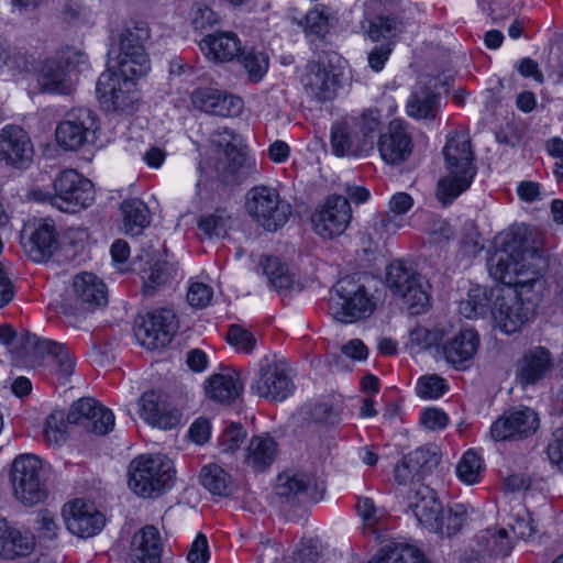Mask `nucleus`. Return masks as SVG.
<instances>
[{
	"mask_svg": "<svg viewBox=\"0 0 563 563\" xmlns=\"http://www.w3.org/2000/svg\"><path fill=\"white\" fill-rule=\"evenodd\" d=\"M488 311H492L490 299L486 288L481 286L471 288L467 298L459 303V312L467 319L485 317Z\"/></svg>",
	"mask_w": 563,
	"mask_h": 563,
	"instance_id": "nucleus-44",
	"label": "nucleus"
},
{
	"mask_svg": "<svg viewBox=\"0 0 563 563\" xmlns=\"http://www.w3.org/2000/svg\"><path fill=\"white\" fill-rule=\"evenodd\" d=\"M540 233L528 225L512 227L501 235V247L488 258L489 275L515 287L497 296L492 314L498 328L511 334L530 321L547 280L549 258Z\"/></svg>",
	"mask_w": 563,
	"mask_h": 563,
	"instance_id": "nucleus-1",
	"label": "nucleus"
},
{
	"mask_svg": "<svg viewBox=\"0 0 563 563\" xmlns=\"http://www.w3.org/2000/svg\"><path fill=\"white\" fill-rule=\"evenodd\" d=\"M73 289L80 310H93L107 303V290L103 282L91 273L75 276Z\"/></svg>",
	"mask_w": 563,
	"mask_h": 563,
	"instance_id": "nucleus-33",
	"label": "nucleus"
},
{
	"mask_svg": "<svg viewBox=\"0 0 563 563\" xmlns=\"http://www.w3.org/2000/svg\"><path fill=\"white\" fill-rule=\"evenodd\" d=\"M176 314L170 309H159L147 313L136 328L135 335L147 350L166 346L177 331Z\"/></svg>",
	"mask_w": 563,
	"mask_h": 563,
	"instance_id": "nucleus-18",
	"label": "nucleus"
},
{
	"mask_svg": "<svg viewBox=\"0 0 563 563\" xmlns=\"http://www.w3.org/2000/svg\"><path fill=\"white\" fill-rule=\"evenodd\" d=\"M507 526L518 539H528L536 532L532 519L526 510L511 515Z\"/></svg>",
	"mask_w": 563,
	"mask_h": 563,
	"instance_id": "nucleus-58",
	"label": "nucleus"
},
{
	"mask_svg": "<svg viewBox=\"0 0 563 563\" xmlns=\"http://www.w3.org/2000/svg\"><path fill=\"white\" fill-rule=\"evenodd\" d=\"M331 147L336 156H360L369 152V144L362 142L349 118L332 125Z\"/></svg>",
	"mask_w": 563,
	"mask_h": 563,
	"instance_id": "nucleus-30",
	"label": "nucleus"
},
{
	"mask_svg": "<svg viewBox=\"0 0 563 563\" xmlns=\"http://www.w3.org/2000/svg\"><path fill=\"white\" fill-rule=\"evenodd\" d=\"M221 91L211 88H199L191 93L194 106L207 113L213 114Z\"/></svg>",
	"mask_w": 563,
	"mask_h": 563,
	"instance_id": "nucleus-59",
	"label": "nucleus"
},
{
	"mask_svg": "<svg viewBox=\"0 0 563 563\" xmlns=\"http://www.w3.org/2000/svg\"><path fill=\"white\" fill-rule=\"evenodd\" d=\"M203 54L213 62H231L242 53L241 42L233 32L206 35L199 43Z\"/></svg>",
	"mask_w": 563,
	"mask_h": 563,
	"instance_id": "nucleus-32",
	"label": "nucleus"
},
{
	"mask_svg": "<svg viewBox=\"0 0 563 563\" xmlns=\"http://www.w3.org/2000/svg\"><path fill=\"white\" fill-rule=\"evenodd\" d=\"M358 132L362 142L369 144V151L374 147V139L380 129V113L378 110H366L358 117L349 118Z\"/></svg>",
	"mask_w": 563,
	"mask_h": 563,
	"instance_id": "nucleus-46",
	"label": "nucleus"
},
{
	"mask_svg": "<svg viewBox=\"0 0 563 563\" xmlns=\"http://www.w3.org/2000/svg\"><path fill=\"white\" fill-rule=\"evenodd\" d=\"M428 461V452L423 449L408 453L394 467L395 482L402 486L410 485L412 488L422 485L421 474Z\"/></svg>",
	"mask_w": 563,
	"mask_h": 563,
	"instance_id": "nucleus-36",
	"label": "nucleus"
},
{
	"mask_svg": "<svg viewBox=\"0 0 563 563\" xmlns=\"http://www.w3.org/2000/svg\"><path fill=\"white\" fill-rule=\"evenodd\" d=\"M68 424L67 413L64 411L52 412L45 421L44 439L51 445H62L67 438Z\"/></svg>",
	"mask_w": 563,
	"mask_h": 563,
	"instance_id": "nucleus-50",
	"label": "nucleus"
},
{
	"mask_svg": "<svg viewBox=\"0 0 563 563\" xmlns=\"http://www.w3.org/2000/svg\"><path fill=\"white\" fill-rule=\"evenodd\" d=\"M551 352L543 346L528 350L517 363L516 379L522 386L536 385L553 368Z\"/></svg>",
	"mask_w": 563,
	"mask_h": 563,
	"instance_id": "nucleus-27",
	"label": "nucleus"
},
{
	"mask_svg": "<svg viewBox=\"0 0 563 563\" xmlns=\"http://www.w3.org/2000/svg\"><path fill=\"white\" fill-rule=\"evenodd\" d=\"M242 109L243 101L241 98L221 91L213 114L219 117H234L238 115Z\"/></svg>",
	"mask_w": 563,
	"mask_h": 563,
	"instance_id": "nucleus-60",
	"label": "nucleus"
},
{
	"mask_svg": "<svg viewBox=\"0 0 563 563\" xmlns=\"http://www.w3.org/2000/svg\"><path fill=\"white\" fill-rule=\"evenodd\" d=\"M239 59L254 82L260 81L268 69V57L262 52L242 51Z\"/></svg>",
	"mask_w": 563,
	"mask_h": 563,
	"instance_id": "nucleus-52",
	"label": "nucleus"
},
{
	"mask_svg": "<svg viewBox=\"0 0 563 563\" xmlns=\"http://www.w3.org/2000/svg\"><path fill=\"white\" fill-rule=\"evenodd\" d=\"M98 128V118L92 110L71 109L57 124L56 142L64 150L77 151L95 141Z\"/></svg>",
	"mask_w": 563,
	"mask_h": 563,
	"instance_id": "nucleus-11",
	"label": "nucleus"
},
{
	"mask_svg": "<svg viewBox=\"0 0 563 563\" xmlns=\"http://www.w3.org/2000/svg\"><path fill=\"white\" fill-rule=\"evenodd\" d=\"M303 86L307 93L318 100L331 99L334 92L330 73L320 65L310 66L303 78Z\"/></svg>",
	"mask_w": 563,
	"mask_h": 563,
	"instance_id": "nucleus-43",
	"label": "nucleus"
},
{
	"mask_svg": "<svg viewBox=\"0 0 563 563\" xmlns=\"http://www.w3.org/2000/svg\"><path fill=\"white\" fill-rule=\"evenodd\" d=\"M207 396L221 404H232L243 391V382L240 373L234 369H224L211 375L206 382Z\"/></svg>",
	"mask_w": 563,
	"mask_h": 563,
	"instance_id": "nucleus-31",
	"label": "nucleus"
},
{
	"mask_svg": "<svg viewBox=\"0 0 563 563\" xmlns=\"http://www.w3.org/2000/svg\"><path fill=\"white\" fill-rule=\"evenodd\" d=\"M32 344L35 357L45 362L49 374L60 385H65L74 373L75 360L69 350L60 343L34 336Z\"/></svg>",
	"mask_w": 563,
	"mask_h": 563,
	"instance_id": "nucleus-22",
	"label": "nucleus"
},
{
	"mask_svg": "<svg viewBox=\"0 0 563 563\" xmlns=\"http://www.w3.org/2000/svg\"><path fill=\"white\" fill-rule=\"evenodd\" d=\"M175 268L169 263L156 262L154 263L145 275L143 276L144 285L143 292L145 296H153L156 287L167 284L170 279H173L175 274Z\"/></svg>",
	"mask_w": 563,
	"mask_h": 563,
	"instance_id": "nucleus-49",
	"label": "nucleus"
},
{
	"mask_svg": "<svg viewBox=\"0 0 563 563\" xmlns=\"http://www.w3.org/2000/svg\"><path fill=\"white\" fill-rule=\"evenodd\" d=\"M238 139V134L228 128H219L211 136L212 143L221 148L227 157L222 179L230 186L240 185L250 174L249 167L245 166V155L239 148Z\"/></svg>",
	"mask_w": 563,
	"mask_h": 563,
	"instance_id": "nucleus-20",
	"label": "nucleus"
},
{
	"mask_svg": "<svg viewBox=\"0 0 563 563\" xmlns=\"http://www.w3.org/2000/svg\"><path fill=\"white\" fill-rule=\"evenodd\" d=\"M111 65L103 71L97 81L96 91L99 99L112 110L133 109L137 101L135 80L142 76H126L119 69L111 70Z\"/></svg>",
	"mask_w": 563,
	"mask_h": 563,
	"instance_id": "nucleus-13",
	"label": "nucleus"
},
{
	"mask_svg": "<svg viewBox=\"0 0 563 563\" xmlns=\"http://www.w3.org/2000/svg\"><path fill=\"white\" fill-rule=\"evenodd\" d=\"M212 289L202 283H192L187 292V300L190 306L196 308L206 307L212 298Z\"/></svg>",
	"mask_w": 563,
	"mask_h": 563,
	"instance_id": "nucleus-63",
	"label": "nucleus"
},
{
	"mask_svg": "<svg viewBox=\"0 0 563 563\" xmlns=\"http://www.w3.org/2000/svg\"><path fill=\"white\" fill-rule=\"evenodd\" d=\"M246 432L239 423L228 426L219 438V448L223 453L236 451L244 442Z\"/></svg>",
	"mask_w": 563,
	"mask_h": 563,
	"instance_id": "nucleus-57",
	"label": "nucleus"
},
{
	"mask_svg": "<svg viewBox=\"0 0 563 563\" xmlns=\"http://www.w3.org/2000/svg\"><path fill=\"white\" fill-rule=\"evenodd\" d=\"M479 540L485 542V549L494 556L506 558L514 549L512 541L505 528L487 529L479 536Z\"/></svg>",
	"mask_w": 563,
	"mask_h": 563,
	"instance_id": "nucleus-48",
	"label": "nucleus"
},
{
	"mask_svg": "<svg viewBox=\"0 0 563 563\" xmlns=\"http://www.w3.org/2000/svg\"><path fill=\"white\" fill-rule=\"evenodd\" d=\"M368 563H429L423 553L413 545L399 544L386 552V555L377 561Z\"/></svg>",
	"mask_w": 563,
	"mask_h": 563,
	"instance_id": "nucleus-51",
	"label": "nucleus"
},
{
	"mask_svg": "<svg viewBox=\"0 0 563 563\" xmlns=\"http://www.w3.org/2000/svg\"><path fill=\"white\" fill-rule=\"evenodd\" d=\"M365 36L374 43H390L395 46L397 38L404 32L402 19L394 13H379L367 18L361 25Z\"/></svg>",
	"mask_w": 563,
	"mask_h": 563,
	"instance_id": "nucleus-29",
	"label": "nucleus"
},
{
	"mask_svg": "<svg viewBox=\"0 0 563 563\" xmlns=\"http://www.w3.org/2000/svg\"><path fill=\"white\" fill-rule=\"evenodd\" d=\"M440 95L427 85H418L407 101V113L417 120H434L439 110Z\"/></svg>",
	"mask_w": 563,
	"mask_h": 563,
	"instance_id": "nucleus-37",
	"label": "nucleus"
},
{
	"mask_svg": "<svg viewBox=\"0 0 563 563\" xmlns=\"http://www.w3.org/2000/svg\"><path fill=\"white\" fill-rule=\"evenodd\" d=\"M66 527L75 536L90 538L104 527V516L95 505L84 499H75L63 508Z\"/></svg>",
	"mask_w": 563,
	"mask_h": 563,
	"instance_id": "nucleus-24",
	"label": "nucleus"
},
{
	"mask_svg": "<svg viewBox=\"0 0 563 563\" xmlns=\"http://www.w3.org/2000/svg\"><path fill=\"white\" fill-rule=\"evenodd\" d=\"M412 206L413 199L409 194H395L389 200L388 211L379 216V221L376 225L386 233L395 232L404 225L402 216L407 213Z\"/></svg>",
	"mask_w": 563,
	"mask_h": 563,
	"instance_id": "nucleus-39",
	"label": "nucleus"
},
{
	"mask_svg": "<svg viewBox=\"0 0 563 563\" xmlns=\"http://www.w3.org/2000/svg\"><path fill=\"white\" fill-rule=\"evenodd\" d=\"M140 405L141 418L153 427L167 430L177 427L180 422V412L155 391L143 394Z\"/></svg>",
	"mask_w": 563,
	"mask_h": 563,
	"instance_id": "nucleus-28",
	"label": "nucleus"
},
{
	"mask_svg": "<svg viewBox=\"0 0 563 563\" xmlns=\"http://www.w3.org/2000/svg\"><path fill=\"white\" fill-rule=\"evenodd\" d=\"M34 538L26 531L13 527L7 519H0V556L14 560L31 553Z\"/></svg>",
	"mask_w": 563,
	"mask_h": 563,
	"instance_id": "nucleus-34",
	"label": "nucleus"
},
{
	"mask_svg": "<svg viewBox=\"0 0 563 563\" xmlns=\"http://www.w3.org/2000/svg\"><path fill=\"white\" fill-rule=\"evenodd\" d=\"M199 479L201 485L212 495L227 497L233 492L231 475L216 463L202 466Z\"/></svg>",
	"mask_w": 563,
	"mask_h": 563,
	"instance_id": "nucleus-40",
	"label": "nucleus"
},
{
	"mask_svg": "<svg viewBox=\"0 0 563 563\" xmlns=\"http://www.w3.org/2000/svg\"><path fill=\"white\" fill-rule=\"evenodd\" d=\"M407 498L409 507L421 526L430 531L443 533V508L429 486L419 485L417 488H411Z\"/></svg>",
	"mask_w": 563,
	"mask_h": 563,
	"instance_id": "nucleus-25",
	"label": "nucleus"
},
{
	"mask_svg": "<svg viewBox=\"0 0 563 563\" xmlns=\"http://www.w3.org/2000/svg\"><path fill=\"white\" fill-rule=\"evenodd\" d=\"M540 428L538 412L526 406L510 408L490 426V438L496 441H522L536 434Z\"/></svg>",
	"mask_w": 563,
	"mask_h": 563,
	"instance_id": "nucleus-12",
	"label": "nucleus"
},
{
	"mask_svg": "<svg viewBox=\"0 0 563 563\" xmlns=\"http://www.w3.org/2000/svg\"><path fill=\"white\" fill-rule=\"evenodd\" d=\"M11 482L14 496L25 505H36L47 495L41 460L33 454H24L14 459Z\"/></svg>",
	"mask_w": 563,
	"mask_h": 563,
	"instance_id": "nucleus-8",
	"label": "nucleus"
},
{
	"mask_svg": "<svg viewBox=\"0 0 563 563\" xmlns=\"http://www.w3.org/2000/svg\"><path fill=\"white\" fill-rule=\"evenodd\" d=\"M245 210L264 230L273 232L284 227L291 216V205L274 187L258 185L245 195Z\"/></svg>",
	"mask_w": 563,
	"mask_h": 563,
	"instance_id": "nucleus-6",
	"label": "nucleus"
},
{
	"mask_svg": "<svg viewBox=\"0 0 563 563\" xmlns=\"http://www.w3.org/2000/svg\"><path fill=\"white\" fill-rule=\"evenodd\" d=\"M261 267L267 277L269 286L282 292L292 287L295 283L294 275L289 272L288 266L275 256H265L261 260Z\"/></svg>",
	"mask_w": 563,
	"mask_h": 563,
	"instance_id": "nucleus-42",
	"label": "nucleus"
},
{
	"mask_svg": "<svg viewBox=\"0 0 563 563\" xmlns=\"http://www.w3.org/2000/svg\"><path fill=\"white\" fill-rule=\"evenodd\" d=\"M120 210L122 212V230L128 235H140L151 223L147 206L137 198L124 200Z\"/></svg>",
	"mask_w": 563,
	"mask_h": 563,
	"instance_id": "nucleus-38",
	"label": "nucleus"
},
{
	"mask_svg": "<svg viewBox=\"0 0 563 563\" xmlns=\"http://www.w3.org/2000/svg\"><path fill=\"white\" fill-rule=\"evenodd\" d=\"M547 453L550 462L563 471V426L553 431Z\"/></svg>",
	"mask_w": 563,
	"mask_h": 563,
	"instance_id": "nucleus-64",
	"label": "nucleus"
},
{
	"mask_svg": "<svg viewBox=\"0 0 563 563\" xmlns=\"http://www.w3.org/2000/svg\"><path fill=\"white\" fill-rule=\"evenodd\" d=\"M479 347V335L474 329H462L441 347L444 360L455 369L471 367Z\"/></svg>",
	"mask_w": 563,
	"mask_h": 563,
	"instance_id": "nucleus-26",
	"label": "nucleus"
},
{
	"mask_svg": "<svg viewBox=\"0 0 563 563\" xmlns=\"http://www.w3.org/2000/svg\"><path fill=\"white\" fill-rule=\"evenodd\" d=\"M482 457L473 450L466 451L456 466L457 477L467 485L477 484L483 476Z\"/></svg>",
	"mask_w": 563,
	"mask_h": 563,
	"instance_id": "nucleus-47",
	"label": "nucleus"
},
{
	"mask_svg": "<svg viewBox=\"0 0 563 563\" xmlns=\"http://www.w3.org/2000/svg\"><path fill=\"white\" fill-rule=\"evenodd\" d=\"M227 340L236 351L246 354L251 353L256 345L254 334L239 324L230 325Z\"/></svg>",
	"mask_w": 563,
	"mask_h": 563,
	"instance_id": "nucleus-55",
	"label": "nucleus"
},
{
	"mask_svg": "<svg viewBox=\"0 0 563 563\" xmlns=\"http://www.w3.org/2000/svg\"><path fill=\"white\" fill-rule=\"evenodd\" d=\"M377 147L386 164L399 165L406 162L413 150L408 124L401 120L390 121L387 131L379 135Z\"/></svg>",
	"mask_w": 563,
	"mask_h": 563,
	"instance_id": "nucleus-23",
	"label": "nucleus"
},
{
	"mask_svg": "<svg viewBox=\"0 0 563 563\" xmlns=\"http://www.w3.org/2000/svg\"><path fill=\"white\" fill-rule=\"evenodd\" d=\"M330 13L323 5L316 7L305 16V31L317 36H324L329 31Z\"/></svg>",
	"mask_w": 563,
	"mask_h": 563,
	"instance_id": "nucleus-54",
	"label": "nucleus"
},
{
	"mask_svg": "<svg viewBox=\"0 0 563 563\" xmlns=\"http://www.w3.org/2000/svg\"><path fill=\"white\" fill-rule=\"evenodd\" d=\"M93 200V184L75 169H65L55 178L53 207L75 213L91 206Z\"/></svg>",
	"mask_w": 563,
	"mask_h": 563,
	"instance_id": "nucleus-9",
	"label": "nucleus"
},
{
	"mask_svg": "<svg viewBox=\"0 0 563 563\" xmlns=\"http://www.w3.org/2000/svg\"><path fill=\"white\" fill-rule=\"evenodd\" d=\"M86 54L71 47L62 49L55 57L46 59L38 74L42 91L69 95L73 91L69 70L86 65Z\"/></svg>",
	"mask_w": 563,
	"mask_h": 563,
	"instance_id": "nucleus-10",
	"label": "nucleus"
},
{
	"mask_svg": "<svg viewBox=\"0 0 563 563\" xmlns=\"http://www.w3.org/2000/svg\"><path fill=\"white\" fill-rule=\"evenodd\" d=\"M251 389L267 400L283 401L292 394L295 385L284 363L264 357Z\"/></svg>",
	"mask_w": 563,
	"mask_h": 563,
	"instance_id": "nucleus-15",
	"label": "nucleus"
},
{
	"mask_svg": "<svg viewBox=\"0 0 563 563\" xmlns=\"http://www.w3.org/2000/svg\"><path fill=\"white\" fill-rule=\"evenodd\" d=\"M467 514L463 505H455L448 510L445 517H443V530L448 536L457 533L464 522L466 521Z\"/></svg>",
	"mask_w": 563,
	"mask_h": 563,
	"instance_id": "nucleus-61",
	"label": "nucleus"
},
{
	"mask_svg": "<svg viewBox=\"0 0 563 563\" xmlns=\"http://www.w3.org/2000/svg\"><path fill=\"white\" fill-rule=\"evenodd\" d=\"M376 309L373 294L356 276H344L338 280L329 299V312L342 323L366 319Z\"/></svg>",
	"mask_w": 563,
	"mask_h": 563,
	"instance_id": "nucleus-3",
	"label": "nucleus"
},
{
	"mask_svg": "<svg viewBox=\"0 0 563 563\" xmlns=\"http://www.w3.org/2000/svg\"><path fill=\"white\" fill-rule=\"evenodd\" d=\"M352 218L349 199L343 196H330L324 206L311 218L317 234L324 239L341 235Z\"/></svg>",
	"mask_w": 563,
	"mask_h": 563,
	"instance_id": "nucleus-19",
	"label": "nucleus"
},
{
	"mask_svg": "<svg viewBox=\"0 0 563 563\" xmlns=\"http://www.w3.org/2000/svg\"><path fill=\"white\" fill-rule=\"evenodd\" d=\"M232 224V216L227 208L200 217L198 228L208 236H224Z\"/></svg>",
	"mask_w": 563,
	"mask_h": 563,
	"instance_id": "nucleus-45",
	"label": "nucleus"
},
{
	"mask_svg": "<svg viewBox=\"0 0 563 563\" xmlns=\"http://www.w3.org/2000/svg\"><path fill=\"white\" fill-rule=\"evenodd\" d=\"M441 338L439 331L417 325L409 333V344L411 349H416V352H420L438 344Z\"/></svg>",
	"mask_w": 563,
	"mask_h": 563,
	"instance_id": "nucleus-56",
	"label": "nucleus"
},
{
	"mask_svg": "<svg viewBox=\"0 0 563 563\" xmlns=\"http://www.w3.org/2000/svg\"><path fill=\"white\" fill-rule=\"evenodd\" d=\"M446 380L437 374L421 376L416 386L419 397L424 399H437L448 391Z\"/></svg>",
	"mask_w": 563,
	"mask_h": 563,
	"instance_id": "nucleus-53",
	"label": "nucleus"
},
{
	"mask_svg": "<svg viewBox=\"0 0 563 563\" xmlns=\"http://www.w3.org/2000/svg\"><path fill=\"white\" fill-rule=\"evenodd\" d=\"M150 38V29L144 21L126 25L120 34V52L109 65L126 76H145L150 69V58L144 43Z\"/></svg>",
	"mask_w": 563,
	"mask_h": 563,
	"instance_id": "nucleus-7",
	"label": "nucleus"
},
{
	"mask_svg": "<svg viewBox=\"0 0 563 563\" xmlns=\"http://www.w3.org/2000/svg\"><path fill=\"white\" fill-rule=\"evenodd\" d=\"M219 21L218 14L208 5L197 4L194 9L192 25L195 30L203 31L212 27Z\"/></svg>",
	"mask_w": 563,
	"mask_h": 563,
	"instance_id": "nucleus-62",
	"label": "nucleus"
},
{
	"mask_svg": "<svg viewBox=\"0 0 563 563\" xmlns=\"http://www.w3.org/2000/svg\"><path fill=\"white\" fill-rule=\"evenodd\" d=\"M128 476L129 487L136 495L153 498L170 487L173 464L162 455H140L130 463Z\"/></svg>",
	"mask_w": 563,
	"mask_h": 563,
	"instance_id": "nucleus-4",
	"label": "nucleus"
},
{
	"mask_svg": "<svg viewBox=\"0 0 563 563\" xmlns=\"http://www.w3.org/2000/svg\"><path fill=\"white\" fill-rule=\"evenodd\" d=\"M67 420L99 435L109 433L114 426L112 411L90 397L75 401L67 413Z\"/></svg>",
	"mask_w": 563,
	"mask_h": 563,
	"instance_id": "nucleus-17",
	"label": "nucleus"
},
{
	"mask_svg": "<svg viewBox=\"0 0 563 563\" xmlns=\"http://www.w3.org/2000/svg\"><path fill=\"white\" fill-rule=\"evenodd\" d=\"M34 146L29 133L19 125L0 130V162L14 168H26L33 161Z\"/></svg>",
	"mask_w": 563,
	"mask_h": 563,
	"instance_id": "nucleus-21",
	"label": "nucleus"
},
{
	"mask_svg": "<svg viewBox=\"0 0 563 563\" xmlns=\"http://www.w3.org/2000/svg\"><path fill=\"white\" fill-rule=\"evenodd\" d=\"M163 544L158 530L154 526H145L133 536L131 559L137 563H159Z\"/></svg>",
	"mask_w": 563,
	"mask_h": 563,
	"instance_id": "nucleus-35",
	"label": "nucleus"
},
{
	"mask_svg": "<svg viewBox=\"0 0 563 563\" xmlns=\"http://www.w3.org/2000/svg\"><path fill=\"white\" fill-rule=\"evenodd\" d=\"M276 448L277 444L273 438L254 437L247 446L245 461L254 470L263 471L273 463Z\"/></svg>",
	"mask_w": 563,
	"mask_h": 563,
	"instance_id": "nucleus-41",
	"label": "nucleus"
},
{
	"mask_svg": "<svg viewBox=\"0 0 563 563\" xmlns=\"http://www.w3.org/2000/svg\"><path fill=\"white\" fill-rule=\"evenodd\" d=\"M442 152L446 175L438 183L437 198L446 207L470 188L476 166L471 137L463 131L451 132Z\"/></svg>",
	"mask_w": 563,
	"mask_h": 563,
	"instance_id": "nucleus-2",
	"label": "nucleus"
},
{
	"mask_svg": "<svg viewBox=\"0 0 563 563\" xmlns=\"http://www.w3.org/2000/svg\"><path fill=\"white\" fill-rule=\"evenodd\" d=\"M325 492L324 483L309 472L285 471L275 484V494L286 503H318Z\"/></svg>",
	"mask_w": 563,
	"mask_h": 563,
	"instance_id": "nucleus-14",
	"label": "nucleus"
},
{
	"mask_svg": "<svg viewBox=\"0 0 563 563\" xmlns=\"http://www.w3.org/2000/svg\"><path fill=\"white\" fill-rule=\"evenodd\" d=\"M386 285L407 305L411 314H420L430 305V285L411 265L394 261L386 268Z\"/></svg>",
	"mask_w": 563,
	"mask_h": 563,
	"instance_id": "nucleus-5",
	"label": "nucleus"
},
{
	"mask_svg": "<svg viewBox=\"0 0 563 563\" xmlns=\"http://www.w3.org/2000/svg\"><path fill=\"white\" fill-rule=\"evenodd\" d=\"M21 244L34 262L42 263L51 258L58 247L54 221L36 218L29 220L21 231Z\"/></svg>",
	"mask_w": 563,
	"mask_h": 563,
	"instance_id": "nucleus-16",
	"label": "nucleus"
}]
</instances>
